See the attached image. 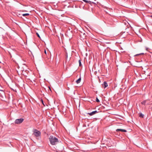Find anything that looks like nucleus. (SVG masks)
Masks as SVG:
<instances>
[{
    "mask_svg": "<svg viewBox=\"0 0 152 152\" xmlns=\"http://www.w3.org/2000/svg\"><path fill=\"white\" fill-rule=\"evenodd\" d=\"M49 140L50 144L52 145H56L58 142V139L52 136L50 137Z\"/></svg>",
    "mask_w": 152,
    "mask_h": 152,
    "instance_id": "1",
    "label": "nucleus"
},
{
    "mask_svg": "<svg viewBox=\"0 0 152 152\" xmlns=\"http://www.w3.org/2000/svg\"><path fill=\"white\" fill-rule=\"evenodd\" d=\"M33 132V134L36 137H38L40 135V132L37 129H34Z\"/></svg>",
    "mask_w": 152,
    "mask_h": 152,
    "instance_id": "2",
    "label": "nucleus"
},
{
    "mask_svg": "<svg viewBox=\"0 0 152 152\" xmlns=\"http://www.w3.org/2000/svg\"><path fill=\"white\" fill-rule=\"evenodd\" d=\"M23 121V118H20L16 119L15 122V124H19L21 123Z\"/></svg>",
    "mask_w": 152,
    "mask_h": 152,
    "instance_id": "3",
    "label": "nucleus"
},
{
    "mask_svg": "<svg viewBox=\"0 0 152 152\" xmlns=\"http://www.w3.org/2000/svg\"><path fill=\"white\" fill-rule=\"evenodd\" d=\"M103 87L104 88H105L107 87L108 86V85L107 83L106 82L104 81L103 83V84H102Z\"/></svg>",
    "mask_w": 152,
    "mask_h": 152,
    "instance_id": "4",
    "label": "nucleus"
},
{
    "mask_svg": "<svg viewBox=\"0 0 152 152\" xmlns=\"http://www.w3.org/2000/svg\"><path fill=\"white\" fill-rule=\"evenodd\" d=\"M119 131H121L122 132H127L126 130L125 129H117L116 130V132H118Z\"/></svg>",
    "mask_w": 152,
    "mask_h": 152,
    "instance_id": "5",
    "label": "nucleus"
},
{
    "mask_svg": "<svg viewBox=\"0 0 152 152\" xmlns=\"http://www.w3.org/2000/svg\"><path fill=\"white\" fill-rule=\"evenodd\" d=\"M98 113V112H97V111H93L91 113H88L87 114H94L95 113Z\"/></svg>",
    "mask_w": 152,
    "mask_h": 152,
    "instance_id": "6",
    "label": "nucleus"
},
{
    "mask_svg": "<svg viewBox=\"0 0 152 152\" xmlns=\"http://www.w3.org/2000/svg\"><path fill=\"white\" fill-rule=\"evenodd\" d=\"M81 80V78L80 77L76 81V83L77 84H78L80 82Z\"/></svg>",
    "mask_w": 152,
    "mask_h": 152,
    "instance_id": "7",
    "label": "nucleus"
},
{
    "mask_svg": "<svg viewBox=\"0 0 152 152\" xmlns=\"http://www.w3.org/2000/svg\"><path fill=\"white\" fill-rule=\"evenodd\" d=\"M22 15L23 16H28V15H29V14L28 13L24 14H22Z\"/></svg>",
    "mask_w": 152,
    "mask_h": 152,
    "instance_id": "8",
    "label": "nucleus"
},
{
    "mask_svg": "<svg viewBox=\"0 0 152 152\" xmlns=\"http://www.w3.org/2000/svg\"><path fill=\"white\" fill-rule=\"evenodd\" d=\"M79 66H81V60H79Z\"/></svg>",
    "mask_w": 152,
    "mask_h": 152,
    "instance_id": "9",
    "label": "nucleus"
},
{
    "mask_svg": "<svg viewBox=\"0 0 152 152\" xmlns=\"http://www.w3.org/2000/svg\"><path fill=\"white\" fill-rule=\"evenodd\" d=\"M146 100H145V101H144L142 102H141L142 104H145V103L146 102Z\"/></svg>",
    "mask_w": 152,
    "mask_h": 152,
    "instance_id": "10",
    "label": "nucleus"
},
{
    "mask_svg": "<svg viewBox=\"0 0 152 152\" xmlns=\"http://www.w3.org/2000/svg\"><path fill=\"white\" fill-rule=\"evenodd\" d=\"M139 117L141 118H143L144 117V115H140Z\"/></svg>",
    "mask_w": 152,
    "mask_h": 152,
    "instance_id": "11",
    "label": "nucleus"
},
{
    "mask_svg": "<svg viewBox=\"0 0 152 152\" xmlns=\"http://www.w3.org/2000/svg\"><path fill=\"white\" fill-rule=\"evenodd\" d=\"M96 102H99V100L98 99V98L97 97L96 98Z\"/></svg>",
    "mask_w": 152,
    "mask_h": 152,
    "instance_id": "12",
    "label": "nucleus"
},
{
    "mask_svg": "<svg viewBox=\"0 0 152 152\" xmlns=\"http://www.w3.org/2000/svg\"><path fill=\"white\" fill-rule=\"evenodd\" d=\"M84 1L86 2L87 3H89V1H86V0H83Z\"/></svg>",
    "mask_w": 152,
    "mask_h": 152,
    "instance_id": "13",
    "label": "nucleus"
},
{
    "mask_svg": "<svg viewBox=\"0 0 152 152\" xmlns=\"http://www.w3.org/2000/svg\"><path fill=\"white\" fill-rule=\"evenodd\" d=\"M144 53H140V54H136V55H135V56H138L139 55H141V54H143Z\"/></svg>",
    "mask_w": 152,
    "mask_h": 152,
    "instance_id": "14",
    "label": "nucleus"
},
{
    "mask_svg": "<svg viewBox=\"0 0 152 152\" xmlns=\"http://www.w3.org/2000/svg\"><path fill=\"white\" fill-rule=\"evenodd\" d=\"M52 115H50V116H49L50 117V118H52ZM52 118H54V117H53Z\"/></svg>",
    "mask_w": 152,
    "mask_h": 152,
    "instance_id": "15",
    "label": "nucleus"
},
{
    "mask_svg": "<svg viewBox=\"0 0 152 152\" xmlns=\"http://www.w3.org/2000/svg\"><path fill=\"white\" fill-rule=\"evenodd\" d=\"M37 34L39 37L40 38V36L38 33H37Z\"/></svg>",
    "mask_w": 152,
    "mask_h": 152,
    "instance_id": "16",
    "label": "nucleus"
},
{
    "mask_svg": "<svg viewBox=\"0 0 152 152\" xmlns=\"http://www.w3.org/2000/svg\"><path fill=\"white\" fill-rule=\"evenodd\" d=\"M45 52V54H46V50H45V52Z\"/></svg>",
    "mask_w": 152,
    "mask_h": 152,
    "instance_id": "17",
    "label": "nucleus"
},
{
    "mask_svg": "<svg viewBox=\"0 0 152 152\" xmlns=\"http://www.w3.org/2000/svg\"><path fill=\"white\" fill-rule=\"evenodd\" d=\"M49 89H50V90H51L50 88V87H49Z\"/></svg>",
    "mask_w": 152,
    "mask_h": 152,
    "instance_id": "18",
    "label": "nucleus"
},
{
    "mask_svg": "<svg viewBox=\"0 0 152 152\" xmlns=\"http://www.w3.org/2000/svg\"><path fill=\"white\" fill-rule=\"evenodd\" d=\"M151 17L152 18V15L151 16Z\"/></svg>",
    "mask_w": 152,
    "mask_h": 152,
    "instance_id": "19",
    "label": "nucleus"
}]
</instances>
